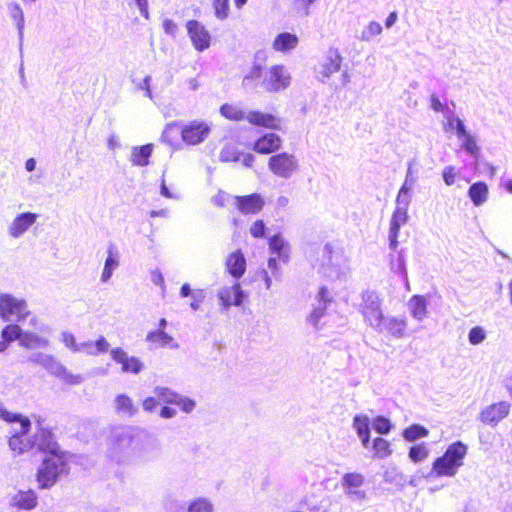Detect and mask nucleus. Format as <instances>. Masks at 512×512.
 Instances as JSON below:
<instances>
[{
  "instance_id": "nucleus-31",
  "label": "nucleus",
  "mask_w": 512,
  "mask_h": 512,
  "mask_svg": "<svg viewBox=\"0 0 512 512\" xmlns=\"http://www.w3.org/2000/svg\"><path fill=\"white\" fill-rule=\"evenodd\" d=\"M110 344L101 336L95 342L86 341L79 344V352H83L90 356H96L100 353H105L109 350Z\"/></svg>"
},
{
  "instance_id": "nucleus-22",
  "label": "nucleus",
  "mask_w": 512,
  "mask_h": 512,
  "mask_svg": "<svg viewBox=\"0 0 512 512\" xmlns=\"http://www.w3.org/2000/svg\"><path fill=\"white\" fill-rule=\"evenodd\" d=\"M226 269L229 274L239 279L245 273L246 260L241 251L232 252L226 259Z\"/></svg>"
},
{
  "instance_id": "nucleus-1",
  "label": "nucleus",
  "mask_w": 512,
  "mask_h": 512,
  "mask_svg": "<svg viewBox=\"0 0 512 512\" xmlns=\"http://www.w3.org/2000/svg\"><path fill=\"white\" fill-rule=\"evenodd\" d=\"M157 449V439L135 426H114L106 439V456L118 465H130L148 459Z\"/></svg>"
},
{
  "instance_id": "nucleus-35",
  "label": "nucleus",
  "mask_w": 512,
  "mask_h": 512,
  "mask_svg": "<svg viewBox=\"0 0 512 512\" xmlns=\"http://www.w3.org/2000/svg\"><path fill=\"white\" fill-rule=\"evenodd\" d=\"M442 460H443V456L438 457L434 461L430 475L435 474L437 477H441V476L453 477V476H455L459 468L452 462H448V461L441 462Z\"/></svg>"
},
{
  "instance_id": "nucleus-9",
  "label": "nucleus",
  "mask_w": 512,
  "mask_h": 512,
  "mask_svg": "<svg viewBox=\"0 0 512 512\" xmlns=\"http://www.w3.org/2000/svg\"><path fill=\"white\" fill-rule=\"evenodd\" d=\"M25 302L10 295L0 297V317L5 321H17L25 319L28 316Z\"/></svg>"
},
{
  "instance_id": "nucleus-3",
  "label": "nucleus",
  "mask_w": 512,
  "mask_h": 512,
  "mask_svg": "<svg viewBox=\"0 0 512 512\" xmlns=\"http://www.w3.org/2000/svg\"><path fill=\"white\" fill-rule=\"evenodd\" d=\"M290 83V72L282 64L263 67L258 63H254L242 80V86L247 91L261 87L269 93L285 90L289 87Z\"/></svg>"
},
{
  "instance_id": "nucleus-23",
  "label": "nucleus",
  "mask_w": 512,
  "mask_h": 512,
  "mask_svg": "<svg viewBox=\"0 0 512 512\" xmlns=\"http://www.w3.org/2000/svg\"><path fill=\"white\" fill-rule=\"evenodd\" d=\"M298 44L299 39L297 35L289 32H283L275 37L272 43V48L277 52L287 53L294 50Z\"/></svg>"
},
{
  "instance_id": "nucleus-63",
  "label": "nucleus",
  "mask_w": 512,
  "mask_h": 512,
  "mask_svg": "<svg viewBox=\"0 0 512 512\" xmlns=\"http://www.w3.org/2000/svg\"><path fill=\"white\" fill-rule=\"evenodd\" d=\"M165 34L174 37L178 31V25L171 19H164L162 24Z\"/></svg>"
},
{
  "instance_id": "nucleus-43",
  "label": "nucleus",
  "mask_w": 512,
  "mask_h": 512,
  "mask_svg": "<svg viewBox=\"0 0 512 512\" xmlns=\"http://www.w3.org/2000/svg\"><path fill=\"white\" fill-rule=\"evenodd\" d=\"M428 435V430L418 424L411 425L403 431V437L407 441H415L421 437H426Z\"/></svg>"
},
{
  "instance_id": "nucleus-27",
  "label": "nucleus",
  "mask_w": 512,
  "mask_h": 512,
  "mask_svg": "<svg viewBox=\"0 0 512 512\" xmlns=\"http://www.w3.org/2000/svg\"><path fill=\"white\" fill-rule=\"evenodd\" d=\"M2 336L6 341L19 339L20 344L26 348L32 345V336L28 333L23 334L19 325H7L2 331Z\"/></svg>"
},
{
  "instance_id": "nucleus-46",
  "label": "nucleus",
  "mask_w": 512,
  "mask_h": 512,
  "mask_svg": "<svg viewBox=\"0 0 512 512\" xmlns=\"http://www.w3.org/2000/svg\"><path fill=\"white\" fill-rule=\"evenodd\" d=\"M10 16L16 22V26L19 32L20 39L22 38L23 33V25H24V17L23 12L20 6L16 3H12L8 6Z\"/></svg>"
},
{
  "instance_id": "nucleus-34",
  "label": "nucleus",
  "mask_w": 512,
  "mask_h": 512,
  "mask_svg": "<svg viewBox=\"0 0 512 512\" xmlns=\"http://www.w3.org/2000/svg\"><path fill=\"white\" fill-rule=\"evenodd\" d=\"M31 225L32 213L27 212L20 214L9 227L10 235L15 238L20 237Z\"/></svg>"
},
{
  "instance_id": "nucleus-32",
  "label": "nucleus",
  "mask_w": 512,
  "mask_h": 512,
  "mask_svg": "<svg viewBox=\"0 0 512 512\" xmlns=\"http://www.w3.org/2000/svg\"><path fill=\"white\" fill-rule=\"evenodd\" d=\"M489 189L485 182L479 181L468 189V196L475 206H481L488 200Z\"/></svg>"
},
{
  "instance_id": "nucleus-57",
  "label": "nucleus",
  "mask_w": 512,
  "mask_h": 512,
  "mask_svg": "<svg viewBox=\"0 0 512 512\" xmlns=\"http://www.w3.org/2000/svg\"><path fill=\"white\" fill-rule=\"evenodd\" d=\"M485 338L486 333L482 327L476 326L469 331L468 339L472 345H478L482 343Z\"/></svg>"
},
{
  "instance_id": "nucleus-10",
  "label": "nucleus",
  "mask_w": 512,
  "mask_h": 512,
  "mask_svg": "<svg viewBox=\"0 0 512 512\" xmlns=\"http://www.w3.org/2000/svg\"><path fill=\"white\" fill-rule=\"evenodd\" d=\"M210 131L211 126L207 122L193 120L182 126L181 139L188 145H197L207 139Z\"/></svg>"
},
{
  "instance_id": "nucleus-47",
  "label": "nucleus",
  "mask_w": 512,
  "mask_h": 512,
  "mask_svg": "<svg viewBox=\"0 0 512 512\" xmlns=\"http://www.w3.org/2000/svg\"><path fill=\"white\" fill-rule=\"evenodd\" d=\"M241 153L234 145H226L222 148L219 158L222 162L239 161Z\"/></svg>"
},
{
  "instance_id": "nucleus-15",
  "label": "nucleus",
  "mask_w": 512,
  "mask_h": 512,
  "mask_svg": "<svg viewBox=\"0 0 512 512\" xmlns=\"http://www.w3.org/2000/svg\"><path fill=\"white\" fill-rule=\"evenodd\" d=\"M510 411V403L507 401H500L486 407L480 414V420L488 425H497L503 420Z\"/></svg>"
},
{
  "instance_id": "nucleus-6",
  "label": "nucleus",
  "mask_w": 512,
  "mask_h": 512,
  "mask_svg": "<svg viewBox=\"0 0 512 512\" xmlns=\"http://www.w3.org/2000/svg\"><path fill=\"white\" fill-rule=\"evenodd\" d=\"M34 363L40 364L47 369L52 375L56 376L65 383L71 385H78L82 383L83 377L81 375H74L67 370L57 359L48 354H34Z\"/></svg>"
},
{
  "instance_id": "nucleus-49",
  "label": "nucleus",
  "mask_w": 512,
  "mask_h": 512,
  "mask_svg": "<svg viewBox=\"0 0 512 512\" xmlns=\"http://www.w3.org/2000/svg\"><path fill=\"white\" fill-rule=\"evenodd\" d=\"M326 306L324 304H317L312 312L308 315L307 321L310 325H312L314 328H319V322L322 319V317L325 315Z\"/></svg>"
},
{
  "instance_id": "nucleus-48",
  "label": "nucleus",
  "mask_w": 512,
  "mask_h": 512,
  "mask_svg": "<svg viewBox=\"0 0 512 512\" xmlns=\"http://www.w3.org/2000/svg\"><path fill=\"white\" fill-rule=\"evenodd\" d=\"M428 455L429 450L424 444L413 446L409 451V458L415 463L424 461Z\"/></svg>"
},
{
  "instance_id": "nucleus-61",
  "label": "nucleus",
  "mask_w": 512,
  "mask_h": 512,
  "mask_svg": "<svg viewBox=\"0 0 512 512\" xmlns=\"http://www.w3.org/2000/svg\"><path fill=\"white\" fill-rule=\"evenodd\" d=\"M316 0H294V7L298 11L302 12V15H309V6L314 3Z\"/></svg>"
},
{
  "instance_id": "nucleus-25",
  "label": "nucleus",
  "mask_w": 512,
  "mask_h": 512,
  "mask_svg": "<svg viewBox=\"0 0 512 512\" xmlns=\"http://www.w3.org/2000/svg\"><path fill=\"white\" fill-rule=\"evenodd\" d=\"M119 266V253L113 244L107 248V258L101 274V281L106 283L113 274V271Z\"/></svg>"
},
{
  "instance_id": "nucleus-42",
  "label": "nucleus",
  "mask_w": 512,
  "mask_h": 512,
  "mask_svg": "<svg viewBox=\"0 0 512 512\" xmlns=\"http://www.w3.org/2000/svg\"><path fill=\"white\" fill-rule=\"evenodd\" d=\"M285 246L286 243L280 235H275L269 240L271 252L277 254L279 258H283L284 261H287L288 256L285 253Z\"/></svg>"
},
{
  "instance_id": "nucleus-56",
  "label": "nucleus",
  "mask_w": 512,
  "mask_h": 512,
  "mask_svg": "<svg viewBox=\"0 0 512 512\" xmlns=\"http://www.w3.org/2000/svg\"><path fill=\"white\" fill-rule=\"evenodd\" d=\"M215 16L224 20L228 17L229 14V0H214L213 2Z\"/></svg>"
},
{
  "instance_id": "nucleus-13",
  "label": "nucleus",
  "mask_w": 512,
  "mask_h": 512,
  "mask_svg": "<svg viewBox=\"0 0 512 512\" xmlns=\"http://www.w3.org/2000/svg\"><path fill=\"white\" fill-rule=\"evenodd\" d=\"M343 57L337 48H330L318 68L321 82L325 83L334 73L341 68Z\"/></svg>"
},
{
  "instance_id": "nucleus-60",
  "label": "nucleus",
  "mask_w": 512,
  "mask_h": 512,
  "mask_svg": "<svg viewBox=\"0 0 512 512\" xmlns=\"http://www.w3.org/2000/svg\"><path fill=\"white\" fill-rule=\"evenodd\" d=\"M250 233L255 238H262L265 235V224L262 220L255 221L250 227Z\"/></svg>"
},
{
  "instance_id": "nucleus-11",
  "label": "nucleus",
  "mask_w": 512,
  "mask_h": 512,
  "mask_svg": "<svg viewBox=\"0 0 512 512\" xmlns=\"http://www.w3.org/2000/svg\"><path fill=\"white\" fill-rule=\"evenodd\" d=\"M186 29L190 40L197 51L203 52L210 47V33L199 21L189 20L186 23Z\"/></svg>"
},
{
  "instance_id": "nucleus-17",
  "label": "nucleus",
  "mask_w": 512,
  "mask_h": 512,
  "mask_svg": "<svg viewBox=\"0 0 512 512\" xmlns=\"http://www.w3.org/2000/svg\"><path fill=\"white\" fill-rule=\"evenodd\" d=\"M235 202L237 208L243 214H256L264 206L263 198L257 193L248 196H236Z\"/></svg>"
},
{
  "instance_id": "nucleus-33",
  "label": "nucleus",
  "mask_w": 512,
  "mask_h": 512,
  "mask_svg": "<svg viewBox=\"0 0 512 512\" xmlns=\"http://www.w3.org/2000/svg\"><path fill=\"white\" fill-rule=\"evenodd\" d=\"M408 307L412 317L418 321H422L427 316V301L424 296H412L408 302Z\"/></svg>"
},
{
  "instance_id": "nucleus-16",
  "label": "nucleus",
  "mask_w": 512,
  "mask_h": 512,
  "mask_svg": "<svg viewBox=\"0 0 512 512\" xmlns=\"http://www.w3.org/2000/svg\"><path fill=\"white\" fill-rule=\"evenodd\" d=\"M244 293L240 283H235L232 287H224L218 291V298L224 308L231 305L240 306L243 302Z\"/></svg>"
},
{
  "instance_id": "nucleus-30",
  "label": "nucleus",
  "mask_w": 512,
  "mask_h": 512,
  "mask_svg": "<svg viewBox=\"0 0 512 512\" xmlns=\"http://www.w3.org/2000/svg\"><path fill=\"white\" fill-rule=\"evenodd\" d=\"M153 152V144L135 146L132 148L130 161L135 166H147Z\"/></svg>"
},
{
  "instance_id": "nucleus-29",
  "label": "nucleus",
  "mask_w": 512,
  "mask_h": 512,
  "mask_svg": "<svg viewBox=\"0 0 512 512\" xmlns=\"http://www.w3.org/2000/svg\"><path fill=\"white\" fill-rule=\"evenodd\" d=\"M146 342L160 347L169 346L172 349L179 347V344L174 341V338L162 329L149 332L146 336Z\"/></svg>"
},
{
  "instance_id": "nucleus-8",
  "label": "nucleus",
  "mask_w": 512,
  "mask_h": 512,
  "mask_svg": "<svg viewBox=\"0 0 512 512\" xmlns=\"http://www.w3.org/2000/svg\"><path fill=\"white\" fill-rule=\"evenodd\" d=\"M268 167L274 175L288 179L297 171L299 164L293 154L283 152L271 156L268 160Z\"/></svg>"
},
{
  "instance_id": "nucleus-52",
  "label": "nucleus",
  "mask_w": 512,
  "mask_h": 512,
  "mask_svg": "<svg viewBox=\"0 0 512 512\" xmlns=\"http://www.w3.org/2000/svg\"><path fill=\"white\" fill-rule=\"evenodd\" d=\"M144 368V364L137 357L129 356L125 366L121 367L124 373L138 374Z\"/></svg>"
},
{
  "instance_id": "nucleus-4",
  "label": "nucleus",
  "mask_w": 512,
  "mask_h": 512,
  "mask_svg": "<svg viewBox=\"0 0 512 512\" xmlns=\"http://www.w3.org/2000/svg\"><path fill=\"white\" fill-rule=\"evenodd\" d=\"M359 311L364 321L371 327L379 325L380 319L384 316L382 311V299L379 294L372 290L364 291L361 294Z\"/></svg>"
},
{
  "instance_id": "nucleus-55",
  "label": "nucleus",
  "mask_w": 512,
  "mask_h": 512,
  "mask_svg": "<svg viewBox=\"0 0 512 512\" xmlns=\"http://www.w3.org/2000/svg\"><path fill=\"white\" fill-rule=\"evenodd\" d=\"M61 342L73 353H79L80 343L76 341L75 336L71 332L63 331L61 333Z\"/></svg>"
},
{
  "instance_id": "nucleus-24",
  "label": "nucleus",
  "mask_w": 512,
  "mask_h": 512,
  "mask_svg": "<svg viewBox=\"0 0 512 512\" xmlns=\"http://www.w3.org/2000/svg\"><path fill=\"white\" fill-rule=\"evenodd\" d=\"M467 453V446L464 445L462 442L458 441L453 444H451L445 453L443 454V460L452 462L455 464L458 468H460L463 465V459Z\"/></svg>"
},
{
  "instance_id": "nucleus-37",
  "label": "nucleus",
  "mask_w": 512,
  "mask_h": 512,
  "mask_svg": "<svg viewBox=\"0 0 512 512\" xmlns=\"http://www.w3.org/2000/svg\"><path fill=\"white\" fill-rule=\"evenodd\" d=\"M52 335V328L49 326H39L37 333H34V348H43L48 346Z\"/></svg>"
},
{
  "instance_id": "nucleus-44",
  "label": "nucleus",
  "mask_w": 512,
  "mask_h": 512,
  "mask_svg": "<svg viewBox=\"0 0 512 512\" xmlns=\"http://www.w3.org/2000/svg\"><path fill=\"white\" fill-rule=\"evenodd\" d=\"M373 450L375 456L381 459L390 456L392 453V450L390 449V443L381 437H378L374 440Z\"/></svg>"
},
{
  "instance_id": "nucleus-19",
  "label": "nucleus",
  "mask_w": 512,
  "mask_h": 512,
  "mask_svg": "<svg viewBox=\"0 0 512 512\" xmlns=\"http://www.w3.org/2000/svg\"><path fill=\"white\" fill-rule=\"evenodd\" d=\"M417 165L418 163L416 159H412L411 161L408 162L405 179L401 188L399 189L397 196L412 199V191L418 181V171L416 169Z\"/></svg>"
},
{
  "instance_id": "nucleus-26",
  "label": "nucleus",
  "mask_w": 512,
  "mask_h": 512,
  "mask_svg": "<svg viewBox=\"0 0 512 512\" xmlns=\"http://www.w3.org/2000/svg\"><path fill=\"white\" fill-rule=\"evenodd\" d=\"M353 428L361 439L362 445L368 448L370 442V420L368 416L359 414L353 418Z\"/></svg>"
},
{
  "instance_id": "nucleus-54",
  "label": "nucleus",
  "mask_w": 512,
  "mask_h": 512,
  "mask_svg": "<svg viewBox=\"0 0 512 512\" xmlns=\"http://www.w3.org/2000/svg\"><path fill=\"white\" fill-rule=\"evenodd\" d=\"M188 512H213V506L208 500L199 498L189 505Z\"/></svg>"
},
{
  "instance_id": "nucleus-39",
  "label": "nucleus",
  "mask_w": 512,
  "mask_h": 512,
  "mask_svg": "<svg viewBox=\"0 0 512 512\" xmlns=\"http://www.w3.org/2000/svg\"><path fill=\"white\" fill-rule=\"evenodd\" d=\"M220 113L227 119L239 121L246 119L247 113L237 106L224 104L220 108Z\"/></svg>"
},
{
  "instance_id": "nucleus-38",
  "label": "nucleus",
  "mask_w": 512,
  "mask_h": 512,
  "mask_svg": "<svg viewBox=\"0 0 512 512\" xmlns=\"http://www.w3.org/2000/svg\"><path fill=\"white\" fill-rule=\"evenodd\" d=\"M153 393L160 402H163L165 404H174V402L176 401V397L178 395L176 391L164 386H156L153 389Z\"/></svg>"
},
{
  "instance_id": "nucleus-5",
  "label": "nucleus",
  "mask_w": 512,
  "mask_h": 512,
  "mask_svg": "<svg viewBox=\"0 0 512 512\" xmlns=\"http://www.w3.org/2000/svg\"><path fill=\"white\" fill-rule=\"evenodd\" d=\"M365 477L357 472L346 473L341 478V488L346 498L358 505L367 501V492L363 489Z\"/></svg>"
},
{
  "instance_id": "nucleus-62",
  "label": "nucleus",
  "mask_w": 512,
  "mask_h": 512,
  "mask_svg": "<svg viewBox=\"0 0 512 512\" xmlns=\"http://www.w3.org/2000/svg\"><path fill=\"white\" fill-rule=\"evenodd\" d=\"M158 398L156 396L146 397L142 401V407L145 412L152 413L158 405Z\"/></svg>"
},
{
  "instance_id": "nucleus-41",
  "label": "nucleus",
  "mask_w": 512,
  "mask_h": 512,
  "mask_svg": "<svg viewBox=\"0 0 512 512\" xmlns=\"http://www.w3.org/2000/svg\"><path fill=\"white\" fill-rule=\"evenodd\" d=\"M446 119L447 124L445 126V130H456V134L459 139L462 138V136H464L466 133H468L463 121L459 117L454 116L452 113H450L446 116Z\"/></svg>"
},
{
  "instance_id": "nucleus-21",
  "label": "nucleus",
  "mask_w": 512,
  "mask_h": 512,
  "mask_svg": "<svg viewBox=\"0 0 512 512\" xmlns=\"http://www.w3.org/2000/svg\"><path fill=\"white\" fill-rule=\"evenodd\" d=\"M249 123L270 129L280 128V119L272 114L262 113L259 111H249L246 116Z\"/></svg>"
},
{
  "instance_id": "nucleus-36",
  "label": "nucleus",
  "mask_w": 512,
  "mask_h": 512,
  "mask_svg": "<svg viewBox=\"0 0 512 512\" xmlns=\"http://www.w3.org/2000/svg\"><path fill=\"white\" fill-rule=\"evenodd\" d=\"M460 139L462 140L461 147L464 149V151L471 155L474 159H478L480 156V147L477 143L476 137L468 132Z\"/></svg>"
},
{
  "instance_id": "nucleus-7",
  "label": "nucleus",
  "mask_w": 512,
  "mask_h": 512,
  "mask_svg": "<svg viewBox=\"0 0 512 512\" xmlns=\"http://www.w3.org/2000/svg\"><path fill=\"white\" fill-rule=\"evenodd\" d=\"M31 422L29 418L23 419L17 426L11 427V436L8 444L10 449L17 455L23 454L32 448V438L28 434Z\"/></svg>"
},
{
  "instance_id": "nucleus-20",
  "label": "nucleus",
  "mask_w": 512,
  "mask_h": 512,
  "mask_svg": "<svg viewBox=\"0 0 512 512\" xmlns=\"http://www.w3.org/2000/svg\"><path fill=\"white\" fill-rule=\"evenodd\" d=\"M282 140L275 133H268L259 138L253 147V150L260 154H269L281 147Z\"/></svg>"
},
{
  "instance_id": "nucleus-50",
  "label": "nucleus",
  "mask_w": 512,
  "mask_h": 512,
  "mask_svg": "<svg viewBox=\"0 0 512 512\" xmlns=\"http://www.w3.org/2000/svg\"><path fill=\"white\" fill-rule=\"evenodd\" d=\"M382 26L376 21H371L368 26L362 31L360 39L362 41H369L372 37L380 35Z\"/></svg>"
},
{
  "instance_id": "nucleus-59",
  "label": "nucleus",
  "mask_w": 512,
  "mask_h": 512,
  "mask_svg": "<svg viewBox=\"0 0 512 512\" xmlns=\"http://www.w3.org/2000/svg\"><path fill=\"white\" fill-rule=\"evenodd\" d=\"M456 175H457V173H456V169L454 166H451V165L446 166L443 169L442 176H443V180L447 186H451L455 183Z\"/></svg>"
},
{
  "instance_id": "nucleus-18",
  "label": "nucleus",
  "mask_w": 512,
  "mask_h": 512,
  "mask_svg": "<svg viewBox=\"0 0 512 512\" xmlns=\"http://www.w3.org/2000/svg\"><path fill=\"white\" fill-rule=\"evenodd\" d=\"M410 203L411 199L400 196L396 197V208L392 214L390 229L399 231L401 226L408 221V208Z\"/></svg>"
},
{
  "instance_id": "nucleus-64",
  "label": "nucleus",
  "mask_w": 512,
  "mask_h": 512,
  "mask_svg": "<svg viewBox=\"0 0 512 512\" xmlns=\"http://www.w3.org/2000/svg\"><path fill=\"white\" fill-rule=\"evenodd\" d=\"M192 299L193 301L190 303V307L193 310H198L200 307V303L204 300L205 295L202 290H198L196 292L192 293Z\"/></svg>"
},
{
  "instance_id": "nucleus-51",
  "label": "nucleus",
  "mask_w": 512,
  "mask_h": 512,
  "mask_svg": "<svg viewBox=\"0 0 512 512\" xmlns=\"http://www.w3.org/2000/svg\"><path fill=\"white\" fill-rule=\"evenodd\" d=\"M373 429L379 434H388L391 430V422L389 419L383 416H377L372 421Z\"/></svg>"
},
{
  "instance_id": "nucleus-45",
  "label": "nucleus",
  "mask_w": 512,
  "mask_h": 512,
  "mask_svg": "<svg viewBox=\"0 0 512 512\" xmlns=\"http://www.w3.org/2000/svg\"><path fill=\"white\" fill-rule=\"evenodd\" d=\"M23 419H27V417H24L18 413L8 411L0 402V420H3L4 422L11 424L12 427L17 426L19 422H21Z\"/></svg>"
},
{
  "instance_id": "nucleus-2",
  "label": "nucleus",
  "mask_w": 512,
  "mask_h": 512,
  "mask_svg": "<svg viewBox=\"0 0 512 512\" xmlns=\"http://www.w3.org/2000/svg\"><path fill=\"white\" fill-rule=\"evenodd\" d=\"M37 430L34 433V446L44 453L37 471V482L42 489L51 488L58 479L68 473V464L59 452L58 444L52 433V427L40 417L36 419Z\"/></svg>"
},
{
  "instance_id": "nucleus-14",
  "label": "nucleus",
  "mask_w": 512,
  "mask_h": 512,
  "mask_svg": "<svg viewBox=\"0 0 512 512\" xmlns=\"http://www.w3.org/2000/svg\"><path fill=\"white\" fill-rule=\"evenodd\" d=\"M407 320L405 317L383 316L374 330L379 333H386L394 338H402L405 335Z\"/></svg>"
},
{
  "instance_id": "nucleus-53",
  "label": "nucleus",
  "mask_w": 512,
  "mask_h": 512,
  "mask_svg": "<svg viewBox=\"0 0 512 512\" xmlns=\"http://www.w3.org/2000/svg\"><path fill=\"white\" fill-rule=\"evenodd\" d=\"M173 405L179 406L185 413H191L196 407V402L193 399L178 393Z\"/></svg>"
},
{
  "instance_id": "nucleus-12",
  "label": "nucleus",
  "mask_w": 512,
  "mask_h": 512,
  "mask_svg": "<svg viewBox=\"0 0 512 512\" xmlns=\"http://www.w3.org/2000/svg\"><path fill=\"white\" fill-rule=\"evenodd\" d=\"M325 251L328 254L327 260L322 264V271L324 275L332 280H337L346 277L348 274V267L344 260L339 255H333L329 245L325 246Z\"/></svg>"
},
{
  "instance_id": "nucleus-40",
  "label": "nucleus",
  "mask_w": 512,
  "mask_h": 512,
  "mask_svg": "<svg viewBox=\"0 0 512 512\" xmlns=\"http://www.w3.org/2000/svg\"><path fill=\"white\" fill-rule=\"evenodd\" d=\"M11 505L19 509H32V493L31 491L18 492L11 501Z\"/></svg>"
},
{
  "instance_id": "nucleus-58",
  "label": "nucleus",
  "mask_w": 512,
  "mask_h": 512,
  "mask_svg": "<svg viewBox=\"0 0 512 512\" xmlns=\"http://www.w3.org/2000/svg\"><path fill=\"white\" fill-rule=\"evenodd\" d=\"M111 358L121 366H125V363L128 361L129 355L122 348H113L110 351Z\"/></svg>"
},
{
  "instance_id": "nucleus-28",
  "label": "nucleus",
  "mask_w": 512,
  "mask_h": 512,
  "mask_svg": "<svg viewBox=\"0 0 512 512\" xmlns=\"http://www.w3.org/2000/svg\"><path fill=\"white\" fill-rule=\"evenodd\" d=\"M114 408L118 415L124 417L130 418L137 413L133 400L126 394H119L115 397Z\"/></svg>"
}]
</instances>
